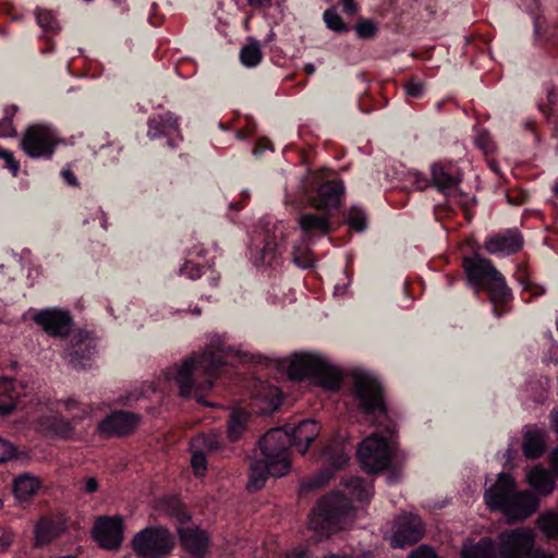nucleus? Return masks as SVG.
<instances>
[{
  "label": "nucleus",
  "instance_id": "1",
  "mask_svg": "<svg viewBox=\"0 0 558 558\" xmlns=\"http://www.w3.org/2000/svg\"><path fill=\"white\" fill-rule=\"evenodd\" d=\"M225 364V355L220 349H206L185 359L174 376L180 396L194 398L202 403L203 393L211 389Z\"/></svg>",
  "mask_w": 558,
  "mask_h": 558
},
{
  "label": "nucleus",
  "instance_id": "2",
  "mask_svg": "<svg viewBox=\"0 0 558 558\" xmlns=\"http://www.w3.org/2000/svg\"><path fill=\"white\" fill-rule=\"evenodd\" d=\"M352 396L357 402L359 410L372 420V423L381 426L393 435L397 425L388 415L385 392L379 380L371 374L355 372L352 376Z\"/></svg>",
  "mask_w": 558,
  "mask_h": 558
},
{
  "label": "nucleus",
  "instance_id": "3",
  "mask_svg": "<svg viewBox=\"0 0 558 558\" xmlns=\"http://www.w3.org/2000/svg\"><path fill=\"white\" fill-rule=\"evenodd\" d=\"M354 520V510L350 500L340 493H332L323 497L313 509L308 525L320 536L344 529Z\"/></svg>",
  "mask_w": 558,
  "mask_h": 558
},
{
  "label": "nucleus",
  "instance_id": "4",
  "mask_svg": "<svg viewBox=\"0 0 558 558\" xmlns=\"http://www.w3.org/2000/svg\"><path fill=\"white\" fill-rule=\"evenodd\" d=\"M287 373L292 380L308 377L316 385L333 391L339 390L342 384V376L336 367L312 354L295 355L289 363Z\"/></svg>",
  "mask_w": 558,
  "mask_h": 558
},
{
  "label": "nucleus",
  "instance_id": "5",
  "mask_svg": "<svg viewBox=\"0 0 558 558\" xmlns=\"http://www.w3.org/2000/svg\"><path fill=\"white\" fill-rule=\"evenodd\" d=\"M131 544L138 557H157L171 551L173 539L166 527L157 525L145 527L136 533Z\"/></svg>",
  "mask_w": 558,
  "mask_h": 558
},
{
  "label": "nucleus",
  "instance_id": "6",
  "mask_svg": "<svg viewBox=\"0 0 558 558\" xmlns=\"http://www.w3.org/2000/svg\"><path fill=\"white\" fill-rule=\"evenodd\" d=\"M535 545V535L529 527H515L500 532L497 536L499 558H523Z\"/></svg>",
  "mask_w": 558,
  "mask_h": 558
},
{
  "label": "nucleus",
  "instance_id": "7",
  "mask_svg": "<svg viewBox=\"0 0 558 558\" xmlns=\"http://www.w3.org/2000/svg\"><path fill=\"white\" fill-rule=\"evenodd\" d=\"M58 144L57 134L46 125H32L21 140V148L32 158H51Z\"/></svg>",
  "mask_w": 558,
  "mask_h": 558
},
{
  "label": "nucleus",
  "instance_id": "8",
  "mask_svg": "<svg viewBox=\"0 0 558 558\" xmlns=\"http://www.w3.org/2000/svg\"><path fill=\"white\" fill-rule=\"evenodd\" d=\"M357 454L363 469L369 473L387 469L391 460L387 440L377 434H372L360 444Z\"/></svg>",
  "mask_w": 558,
  "mask_h": 558
},
{
  "label": "nucleus",
  "instance_id": "9",
  "mask_svg": "<svg viewBox=\"0 0 558 558\" xmlns=\"http://www.w3.org/2000/svg\"><path fill=\"white\" fill-rule=\"evenodd\" d=\"M290 446V432L283 428L268 430L258 441L260 458L274 463L281 460L290 462L287 453Z\"/></svg>",
  "mask_w": 558,
  "mask_h": 558
},
{
  "label": "nucleus",
  "instance_id": "10",
  "mask_svg": "<svg viewBox=\"0 0 558 558\" xmlns=\"http://www.w3.org/2000/svg\"><path fill=\"white\" fill-rule=\"evenodd\" d=\"M33 320L50 337L65 338L70 335L73 320L68 311L47 308L37 312Z\"/></svg>",
  "mask_w": 558,
  "mask_h": 558
},
{
  "label": "nucleus",
  "instance_id": "11",
  "mask_svg": "<svg viewBox=\"0 0 558 558\" xmlns=\"http://www.w3.org/2000/svg\"><path fill=\"white\" fill-rule=\"evenodd\" d=\"M95 541L106 549H118L123 541V522L120 517H100L93 529Z\"/></svg>",
  "mask_w": 558,
  "mask_h": 558
},
{
  "label": "nucleus",
  "instance_id": "12",
  "mask_svg": "<svg viewBox=\"0 0 558 558\" xmlns=\"http://www.w3.org/2000/svg\"><path fill=\"white\" fill-rule=\"evenodd\" d=\"M290 469V462H284L282 460L279 462L277 461L276 463L267 462L266 460L255 456L254 460L250 463L247 487L248 489L258 490L265 485L269 475L276 477L283 476L289 473Z\"/></svg>",
  "mask_w": 558,
  "mask_h": 558
},
{
  "label": "nucleus",
  "instance_id": "13",
  "mask_svg": "<svg viewBox=\"0 0 558 558\" xmlns=\"http://www.w3.org/2000/svg\"><path fill=\"white\" fill-rule=\"evenodd\" d=\"M396 531L391 537V546L403 548L417 543L424 534V525L418 515L405 514L396 520Z\"/></svg>",
  "mask_w": 558,
  "mask_h": 558
},
{
  "label": "nucleus",
  "instance_id": "14",
  "mask_svg": "<svg viewBox=\"0 0 558 558\" xmlns=\"http://www.w3.org/2000/svg\"><path fill=\"white\" fill-rule=\"evenodd\" d=\"M523 246V239L519 231L507 229L490 234L484 241V250L492 255L509 256L518 253Z\"/></svg>",
  "mask_w": 558,
  "mask_h": 558
},
{
  "label": "nucleus",
  "instance_id": "15",
  "mask_svg": "<svg viewBox=\"0 0 558 558\" xmlns=\"http://www.w3.org/2000/svg\"><path fill=\"white\" fill-rule=\"evenodd\" d=\"M538 504V499L533 493L529 490L515 492L501 512L509 523H513L531 517L537 510Z\"/></svg>",
  "mask_w": 558,
  "mask_h": 558
},
{
  "label": "nucleus",
  "instance_id": "16",
  "mask_svg": "<svg viewBox=\"0 0 558 558\" xmlns=\"http://www.w3.org/2000/svg\"><path fill=\"white\" fill-rule=\"evenodd\" d=\"M432 182L445 195L456 193L462 180V173L452 161H439L430 168Z\"/></svg>",
  "mask_w": 558,
  "mask_h": 558
},
{
  "label": "nucleus",
  "instance_id": "17",
  "mask_svg": "<svg viewBox=\"0 0 558 558\" xmlns=\"http://www.w3.org/2000/svg\"><path fill=\"white\" fill-rule=\"evenodd\" d=\"M344 193L343 182L340 180H330L323 182L314 196L311 197V205L322 211H330L341 204V197Z\"/></svg>",
  "mask_w": 558,
  "mask_h": 558
},
{
  "label": "nucleus",
  "instance_id": "18",
  "mask_svg": "<svg viewBox=\"0 0 558 558\" xmlns=\"http://www.w3.org/2000/svg\"><path fill=\"white\" fill-rule=\"evenodd\" d=\"M513 477L506 473H500L496 483L484 494L487 507L492 510L501 511L505 505L510 500L515 490Z\"/></svg>",
  "mask_w": 558,
  "mask_h": 558
},
{
  "label": "nucleus",
  "instance_id": "19",
  "mask_svg": "<svg viewBox=\"0 0 558 558\" xmlns=\"http://www.w3.org/2000/svg\"><path fill=\"white\" fill-rule=\"evenodd\" d=\"M138 422V415L131 412L119 411L104 420L99 425V429L106 435L125 436L135 429Z\"/></svg>",
  "mask_w": 558,
  "mask_h": 558
},
{
  "label": "nucleus",
  "instance_id": "20",
  "mask_svg": "<svg viewBox=\"0 0 558 558\" xmlns=\"http://www.w3.org/2000/svg\"><path fill=\"white\" fill-rule=\"evenodd\" d=\"M462 265L468 279H504L493 262L477 253L463 257Z\"/></svg>",
  "mask_w": 558,
  "mask_h": 558
},
{
  "label": "nucleus",
  "instance_id": "21",
  "mask_svg": "<svg viewBox=\"0 0 558 558\" xmlns=\"http://www.w3.org/2000/svg\"><path fill=\"white\" fill-rule=\"evenodd\" d=\"M262 244L251 247L250 258L255 267L274 266L280 254V245L277 243V234H267Z\"/></svg>",
  "mask_w": 558,
  "mask_h": 558
},
{
  "label": "nucleus",
  "instance_id": "22",
  "mask_svg": "<svg viewBox=\"0 0 558 558\" xmlns=\"http://www.w3.org/2000/svg\"><path fill=\"white\" fill-rule=\"evenodd\" d=\"M318 434V424L313 420H304L290 433L291 446H294L301 454H305Z\"/></svg>",
  "mask_w": 558,
  "mask_h": 558
},
{
  "label": "nucleus",
  "instance_id": "23",
  "mask_svg": "<svg viewBox=\"0 0 558 558\" xmlns=\"http://www.w3.org/2000/svg\"><path fill=\"white\" fill-rule=\"evenodd\" d=\"M66 530V524L61 519L41 518L35 525V545L45 546L60 536Z\"/></svg>",
  "mask_w": 558,
  "mask_h": 558
},
{
  "label": "nucleus",
  "instance_id": "24",
  "mask_svg": "<svg viewBox=\"0 0 558 558\" xmlns=\"http://www.w3.org/2000/svg\"><path fill=\"white\" fill-rule=\"evenodd\" d=\"M147 124V134L153 140L179 133L178 118L174 117L171 112L154 114L148 119Z\"/></svg>",
  "mask_w": 558,
  "mask_h": 558
},
{
  "label": "nucleus",
  "instance_id": "25",
  "mask_svg": "<svg viewBox=\"0 0 558 558\" xmlns=\"http://www.w3.org/2000/svg\"><path fill=\"white\" fill-rule=\"evenodd\" d=\"M180 539L184 548L194 556H202L208 544V537L204 531L197 527H179Z\"/></svg>",
  "mask_w": 558,
  "mask_h": 558
},
{
  "label": "nucleus",
  "instance_id": "26",
  "mask_svg": "<svg viewBox=\"0 0 558 558\" xmlns=\"http://www.w3.org/2000/svg\"><path fill=\"white\" fill-rule=\"evenodd\" d=\"M476 293H486L493 303H504L510 298L506 281H469Z\"/></svg>",
  "mask_w": 558,
  "mask_h": 558
},
{
  "label": "nucleus",
  "instance_id": "27",
  "mask_svg": "<svg viewBox=\"0 0 558 558\" xmlns=\"http://www.w3.org/2000/svg\"><path fill=\"white\" fill-rule=\"evenodd\" d=\"M326 464H329L333 471L342 469L349 460V450L342 439L331 440L323 452Z\"/></svg>",
  "mask_w": 558,
  "mask_h": 558
},
{
  "label": "nucleus",
  "instance_id": "28",
  "mask_svg": "<svg viewBox=\"0 0 558 558\" xmlns=\"http://www.w3.org/2000/svg\"><path fill=\"white\" fill-rule=\"evenodd\" d=\"M527 482L539 495L543 496L550 495L555 489L553 475L542 466H535L529 472Z\"/></svg>",
  "mask_w": 558,
  "mask_h": 558
},
{
  "label": "nucleus",
  "instance_id": "29",
  "mask_svg": "<svg viewBox=\"0 0 558 558\" xmlns=\"http://www.w3.org/2000/svg\"><path fill=\"white\" fill-rule=\"evenodd\" d=\"M299 225L306 234L325 235L330 230L329 218L326 215L303 214Z\"/></svg>",
  "mask_w": 558,
  "mask_h": 558
},
{
  "label": "nucleus",
  "instance_id": "30",
  "mask_svg": "<svg viewBox=\"0 0 558 558\" xmlns=\"http://www.w3.org/2000/svg\"><path fill=\"white\" fill-rule=\"evenodd\" d=\"M523 453L529 459L539 458L546 449V434L542 430H530L523 438Z\"/></svg>",
  "mask_w": 558,
  "mask_h": 558
},
{
  "label": "nucleus",
  "instance_id": "31",
  "mask_svg": "<svg viewBox=\"0 0 558 558\" xmlns=\"http://www.w3.org/2000/svg\"><path fill=\"white\" fill-rule=\"evenodd\" d=\"M496 543L490 537H482L476 544L463 548L461 558H498Z\"/></svg>",
  "mask_w": 558,
  "mask_h": 558
},
{
  "label": "nucleus",
  "instance_id": "32",
  "mask_svg": "<svg viewBox=\"0 0 558 558\" xmlns=\"http://www.w3.org/2000/svg\"><path fill=\"white\" fill-rule=\"evenodd\" d=\"M248 418V412L243 409L231 412L227 423V435L230 441H238L243 436L247 428Z\"/></svg>",
  "mask_w": 558,
  "mask_h": 558
},
{
  "label": "nucleus",
  "instance_id": "33",
  "mask_svg": "<svg viewBox=\"0 0 558 558\" xmlns=\"http://www.w3.org/2000/svg\"><path fill=\"white\" fill-rule=\"evenodd\" d=\"M39 482L36 477L23 474L13 482V492L21 502L28 501L38 490Z\"/></svg>",
  "mask_w": 558,
  "mask_h": 558
},
{
  "label": "nucleus",
  "instance_id": "34",
  "mask_svg": "<svg viewBox=\"0 0 558 558\" xmlns=\"http://www.w3.org/2000/svg\"><path fill=\"white\" fill-rule=\"evenodd\" d=\"M96 353V343L90 339L78 340L73 344L70 363L74 367H85V361Z\"/></svg>",
  "mask_w": 558,
  "mask_h": 558
},
{
  "label": "nucleus",
  "instance_id": "35",
  "mask_svg": "<svg viewBox=\"0 0 558 558\" xmlns=\"http://www.w3.org/2000/svg\"><path fill=\"white\" fill-rule=\"evenodd\" d=\"M16 392L13 380L0 379V414H9L15 409Z\"/></svg>",
  "mask_w": 558,
  "mask_h": 558
},
{
  "label": "nucleus",
  "instance_id": "36",
  "mask_svg": "<svg viewBox=\"0 0 558 558\" xmlns=\"http://www.w3.org/2000/svg\"><path fill=\"white\" fill-rule=\"evenodd\" d=\"M262 56L260 45L255 39H250L240 50V60L247 68L258 65L262 61Z\"/></svg>",
  "mask_w": 558,
  "mask_h": 558
},
{
  "label": "nucleus",
  "instance_id": "37",
  "mask_svg": "<svg viewBox=\"0 0 558 558\" xmlns=\"http://www.w3.org/2000/svg\"><path fill=\"white\" fill-rule=\"evenodd\" d=\"M537 524L547 538H558V511L539 515Z\"/></svg>",
  "mask_w": 558,
  "mask_h": 558
},
{
  "label": "nucleus",
  "instance_id": "38",
  "mask_svg": "<svg viewBox=\"0 0 558 558\" xmlns=\"http://www.w3.org/2000/svg\"><path fill=\"white\" fill-rule=\"evenodd\" d=\"M48 428L62 438H70L74 432L72 422L59 416L49 418Z\"/></svg>",
  "mask_w": 558,
  "mask_h": 558
},
{
  "label": "nucleus",
  "instance_id": "39",
  "mask_svg": "<svg viewBox=\"0 0 558 558\" xmlns=\"http://www.w3.org/2000/svg\"><path fill=\"white\" fill-rule=\"evenodd\" d=\"M17 111L15 106H7L4 108V116L0 120V137H14L16 130L13 126V117Z\"/></svg>",
  "mask_w": 558,
  "mask_h": 558
},
{
  "label": "nucleus",
  "instance_id": "40",
  "mask_svg": "<svg viewBox=\"0 0 558 558\" xmlns=\"http://www.w3.org/2000/svg\"><path fill=\"white\" fill-rule=\"evenodd\" d=\"M347 223L350 228L354 229L357 232H362L366 228V215L364 210L357 206H352L349 209Z\"/></svg>",
  "mask_w": 558,
  "mask_h": 558
},
{
  "label": "nucleus",
  "instance_id": "41",
  "mask_svg": "<svg viewBox=\"0 0 558 558\" xmlns=\"http://www.w3.org/2000/svg\"><path fill=\"white\" fill-rule=\"evenodd\" d=\"M324 21L328 28L342 33L349 29L348 25L342 21V17L333 9H328L324 13Z\"/></svg>",
  "mask_w": 558,
  "mask_h": 558
},
{
  "label": "nucleus",
  "instance_id": "42",
  "mask_svg": "<svg viewBox=\"0 0 558 558\" xmlns=\"http://www.w3.org/2000/svg\"><path fill=\"white\" fill-rule=\"evenodd\" d=\"M166 511L173 518L178 519L180 523L190 520V515L183 508V505L175 498H170L165 502Z\"/></svg>",
  "mask_w": 558,
  "mask_h": 558
},
{
  "label": "nucleus",
  "instance_id": "43",
  "mask_svg": "<svg viewBox=\"0 0 558 558\" xmlns=\"http://www.w3.org/2000/svg\"><path fill=\"white\" fill-rule=\"evenodd\" d=\"M36 19L39 26L49 32H57L59 29L58 22L49 10H37Z\"/></svg>",
  "mask_w": 558,
  "mask_h": 558
},
{
  "label": "nucleus",
  "instance_id": "44",
  "mask_svg": "<svg viewBox=\"0 0 558 558\" xmlns=\"http://www.w3.org/2000/svg\"><path fill=\"white\" fill-rule=\"evenodd\" d=\"M198 441H202L203 446L210 452H217L222 448V438L216 432H209L198 437Z\"/></svg>",
  "mask_w": 558,
  "mask_h": 558
},
{
  "label": "nucleus",
  "instance_id": "45",
  "mask_svg": "<svg viewBox=\"0 0 558 558\" xmlns=\"http://www.w3.org/2000/svg\"><path fill=\"white\" fill-rule=\"evenodd\" d=\"M356 35L360 38H372L377 33V24L372 20H360L355 25Z\"/></svg>",
  "mask_w": 558,
  "mask_h": 558
},
{
  "label": "nucleus",
  "instance_id": "46",
  "mask_svg": "<svg viewBox=\"0 0 558 558\" xmlns=\"http://www.w3.org/2000/svg\"><path fill=\"white\" fill-rule=\"evenodd\" d=\"M209 268L194 264L192 260H187L181 268V275L186 276L187 279H197L203 276H207Z\"/></svg>",
  "mask_w": 558,
  "mask_h": 558
},
{
  "label": "nucleus",
  "instance_id": "47",
  "mask_svg": "<svg viewBox=\"0 0 558 558\" xmlns=\"http://www.w3.org/2000/svg\"><path fill=\"white\" fill-rule=\"evenodd\" d=\"M0 158L4 161V167L10 170L13 177H16L20 171V162L14 157L11 150L0 147Z\"/></svg>",
  "mask_w": 558,
  "mask_h": 558
},
{
  "label": "nucleus",
  "instance_id": "48",
  "mask_svg": "<svg viewBox=\"0 0 558 558\" xmlns=\"http://www.w3.org/2000/svg\"><path fill=\"white\" fill-rule=\"evenodd\" d=\"M293 262L296 266L304 268V269L312 267L313 263H314V260L312 258V254L307 250H305V251L294 250Z\"/></svg>",
  "mask_w": 558,
  "mask_h": 558
},
{
  "label": "nucleus",
  "instance_id": "49",
  "mask_svg": "<svg viewBox=\"0 0 558 558\" xmlns=\"http://www.w3.org/2000/svg\"><path fill=\"white\" fill-rule=\"evenodd\" d=\"M331 476H332V471L325 470V471L320 472L319 474H317V476H315L313 478H310L305 483V487L307 489H313V488L322 487V486L326 485L329 482Z\"/></svg>",
  "mask_w": 558,
  "mask_h": 558
},
{
  "label": "nucleus",
  "instance_id": "50",
  "mask_svg": "<svg viewBox=\"0 0 558 558\" xmlns=\"http://www.w3.org/2000/svg\"><path fill=\"white\" fill-rule=\"evenodd\" d=\"M191 464L195 475L202 476L206 471V457L202 451H196L191 458Z\"/></svg>",
  "mask_w": 558,
  "mask_h": 558
},
{
  "label": "nucleus",
  "instance_id": "51",
  "mask_svg": "<svg viewBox=\"0 0 558 558\" xmlns=\"http://www.w3.org/2000/svg\"><path fill=\"white\" fill-rule=\"evenodd\" d=\"M364 482L360 477H353L348 483V486H350L353 492H356V498L359 500H367L369 498V493L367 489L364 488Z\"/></svg>",
  "mask_w": 558,
  "mask_h": 558
},
{
  "label": "nucleus",
  "instance_id": "52",
  "mask_svg": "<svg viewBox=\"0 0 558 558\" xmlns=\"http://www.w3.org/2000/svg\"><path fill=\"white\" fill-rule=\"evenodd\" d=\"M404 90L408 96L420 98L424 94V84L418 81L411 80L404 85Z\"/></svg>",
  "mask_w": 558,
  "mask_h": 558
},
{
  "label": "nucleus",
  "instance_id": "53",
  "mask_svg": "<svg viewBox=\"0 0 558 558\" xmlns=\"http://www.w3.org/2000/svg\"><path fill=\"white\" fill-rule=\"evenodd\" d=\"M476 146L484 150L486 154L493 151L494 144L490 140V136L486 132H481L475 140Z\"/></svg>",
  "mask_w": 558,
  "mask_h": 558
},
{
  "label": "nucleus",
  "instance_id": "54",
  "mask_svg": "<svg viewBox=\"0 0 558 558\" xmlns=\"http://www.w3.org/2000/svg\"><path fill=\"white\" fill-rule=\"evenodd\" d=\"M14 447L11 442L0 438V463L8 461L14 454Z\"/></svg>",
  "mask_w": 558,
  "mask_h": 558
},
{
  "label": "nucleus",
  "instance_id": "55",
  "mask_svg": "<svg viewBox=\"0 0 558 558\" xmlns=\"http://www.w3.org/2000/svg\"><path fill=\"white\" fill-rule=\"evenodd\" d=\"M408 558H439L436 553L425 545L420 546L416 550L412 551Z\"/></svg>",
  "mask_w": 558,
  "mask_h": 558
},
{
  "label": "nucleus",
  "instance_id": "56",
  "mask_svg": "<svg viewBox=\"0 0 558 558\" xmlns=\"http://www.w3.org/2000/svg\"><path fill=\"white\" fill-rule=\"evenodd\" d=\"M340 3L344 13L349 15H354L357 13L359 8L355 0H340Z\"/></svg>",
  "mask_w": 558,
  "mask_h": 558
},
{
  "label": "nucleus",
  "instance_id": "57",
  "mask_svg": "<svg viewBox=\"0 0 558 558\" xmlns=\"http://www.w3.org/2000/svg\"><path fill=\"white\" fill-rule=\"evenodd\" d=\"M84 490L87 494L96 493L98 490V481H97V478L96 477H88L85 481Z\"/></svg>",
  "mask_w": 558,
  "mask_h": 558
},
{
  "label": "nucleus",
  "instance_id": "58",
  "mask_svg": "<svg viewBox=\"0 0 558 558\" xmlns=\"http://www.w3.org/2000/svg\"><path fill=\"white\" fill-rule=\"evenodd\" d=\"M412 175L414 179L413 182L418 190H424L428 185L427 179L423 174L414 172Z\"/></svg>",
  "mask_w": 558,
  "mask_h": 558
},
{
  "label": "nucleus",
  "instance_id": "59",
  "mask_svg": "<svg viewBox=\"0 0 558 558\" xmlns=\"http://www.w3.org/2000/svg\"><path fill=\"white\" fill-rule=\"evenodd\" d=\"M523 558H554V556L534 546L531 553Z\"/></svg>",
  "mask_w": 558,
  "mask_h": 558
},
{
  "label": "nucleus",
  "instance_id": "60",
  "mask_svg": "<svg viewBox=\"0 0 558 558\" xmlns=\"http://www.w3.org/2000/svg\"><path fill=\"white\" fill-rule=\"evenodd\" d=\"M62 178L69 185L76 186L78 184L74 173L70 169L62 170Z\"/></svg>",
  "mask_w": 558,
  "mask_h": 558
},
{
  "label": "nucleus",
  "instance_id": "61",
  "mask_svg": "<svg viewBox=\"0 0 558 558\" xmlns=\"http://www.w3.org/2000/svg\"><path fill=\"white\" fill-rule=\"evenodd\" d=\"M517 267H518V270L514 275L517 277V279H529L530 278L531 274L529 272L526 265L519 264Z\"/></svg>",
  "mask_w": 558,
  "mask_h": 558
},
{
  "label": "nucleus",
  "instance_id": "62",
  "mask_svg": "<svg viewBox=\"0 0 558 558\" xmlns=\"http://www.w3.org/2000/svg\"><path fill=\"white\" fill-rule=\"evenodd\" d=\"M550 465L556 476H558V447L550 454Z\"/></svg>",
  "mask_w": 558,
  "mask_h": 558
},
{
  "label": "nucleus",
  "instance_id": "63",
  "mask_svg": "<svg viewBox=\"0 0 558 558\" xmlns=\"http://www.w3.org/2000/svg\"><path fill=\"white\" fill-rule=\"evenodd\" d=\"M12 543V536L9 534H4L0 536V548L1 550H7Z\"/></svg>",
  "mask_w": 558,
  "mask_h": 558
},
{
  "label": "nucleus",
  "instance_id": "64",
  "mask_svg": "<svg viewBox=\"0 0 558 558\" xmlns=\"http://www.w3.org/2000/svg\"><path fill=\"white\" fill-rule=\"evenodd\" d=\"M348 288H349V283H347V282H343L341 284H337L335 287V294L336 295H343V294L347 293Z\"/></svg>",
  "mask_w": 558,
  "mask_h": 558
}]
</instances>
